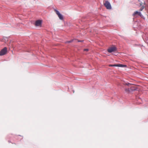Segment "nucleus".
<instances>
[{"instance_id":"obj_7","label":"nucleus","mask_w":148,"mask_h":148,"mask_svg":"<svg viewBox=\"0 0 148 148\" xmlns=\"http://www.w3.org/2000/svg\"><path fill=\"white\" fill-rule=\"evenodd\" d=\"M136 15H138L140 16H142V15L141 14V13L138 11L135 12L133 14V16H134Z\"/></svg>"},{"instance_id":"obj_11","label":"nucleus","mask_w":148,"mask_h":148,"mask_svg":"<svg viewBox=\"0 0 148 148\" xmlns=\"http://www.w3.org/2000/svg\"><path fill=\"white\" fill-rule=\"evenodd\" d=\"M84 51H88V49H84Z\"/></svg>"},{"instance_id":"obj_10","label":"nucleus","mask_w":148,"mask_h":148,"mask_svg":"<svg viewBox=\"0 0 148 148\" xmlns=\"http://www.w3.org/2000/svg\"><path fill=\"white\" fill-rule=\"evenodd\" d=\"M125 91L127 92H129V88H126L125 89Z\"/></svg>"},{"instance_id":"obj_4","label":"nucleus","mask_w":148,"mask_h":148,"mask_svg":"<svg viewBox=\"0 0 148 148\" xmlns=\"http://www.w3.org/2000/svg\"><path fill=\"white\" fill-rule=\"evenodd\" d=\"M116 50V48L115 47H111L108 48L107 51L108 52L111 53L112 52H114Z\"/></svg>"},{"instance_id":"obj_14","label":"nucleus","mask_w":148,"mask_h":148,"mask_svg":"<svg viewBox=\"0 0 148 148\" xmlns=\"http://www.w3.org/2000/svg\"><path fill=\"white\" fill-rule=\"evenodd\" d=\"M78 41L79 42H82V41H83L82 40H78Z\"/></svg>"},{"instance_id":"obj_12","label":"nucleus","mask_w":148,"mask_h":148,"mask_svg":"<svg viewBox=\"0 0 148 148\" xmlns=\"http://www.w3.org/2000/svg\"><path fill=\"white\" fill-rule=\"evenodd\" d=\"M131 84H129V83L128 84H127V83H126V84H125V85H128V86H129V85H131Z\"/></svg>"},{"instance_id":"obj_9","label":"nucleus","mask_w":148,"mask_h":148,"mask_svg":"<svg viewBox=\"0 0 148 148\" xmlns=\"http://www.w3.org/2000/svg\"><path fill=\"white\" fill-rule=\"evenodd\" d=\"M73 40H71L70 41H67L66 42V43L71 42L73 41Z\"/></svg>"},{"instance_id":"obj_5","label":"nucleus","mask_w":148,"mask_h":148,"mask_svg":"<svg viewBox=\"0 0 148 148\" xmlns=\"http://www.w3.org/2000/svg\"><path fill=\"white\" fill-rule=\"evenodd\" d=\"M55 11L56 12V14L58 15L59 18L61 20H62L63 19V16L57 10H55Z\"/></svg>"},{"instance_id":"obj_13","label":"nucleus","mask_w":148,"mask_h":148,"mask_svg":"<svg viewBox=\"0 0 148 148\" xmlns=\"http://www.w3.org/2000/svg\"><path fill=\"white\" fill-rule=\"evenodd\" d=\"M114 65H122V64H114Z\"/></svg>"},{"instance_id":"obj_8","label":"nucleus","mask_w":148,"mask_h":148,"mask_svg":"<svg viewBox=\"0 0 148 148\" xmlns=\"http://www.w3.org/2000/svg\"><path fill=\"white\" fill-rule=\"evenodd\" d=\"M110 66H119L120 67H125L126 66V65H109Z\"/></svg>"},{"instance_id":"obj_3","label":"nucleus","mask_w":148,"mask_h":148,"mask_svg":"<svg viewBox=\"0 0 148 148\" xmlns=\"http://www.w3.org/2000/svg\"><path fill=\"white\" fill-rule=\"evenodd\" d=\"M138 2H139V3L140 5V6H141L140 9V11H141L145 7L144 6V5L145 4V2L143 0H138Z\"/></svg>"},{"instance_id":"obj_6","label":"nucleus","mask_w":148,"mask_h":148,"mask_svg":"<svg viewBox=\"0 0 148 148\" xmlns=\"http://www.w3.org/2000/svg\"><path fill=\"white\" fill-rule=\"evenodd\" d=\"M42 21L40 20H37L35 22V25L36 26H39L41 25Z\"/></svg>"},{"instance_id":"obj_2","label":"nucleus","mask_w":148,"mask_h":148,"mask_svg":"<svg viewBox=\"0 0 148 148\" xmlns=\"http://www.w3.org/2000/svg\"><path fill=\"white\" fill-rule=\"evenodd\" d=\"M7 48L6 47L4 48L0 51V56H2L6 54L7 53Z\"/></svg>"},{"instance_id":"obj_1","label":"nucleus","mask_w":148,"mask_h":148,"mask_svg":"<svg viewBox=\"0 0 148 148\" xmlns=\"http://www.w3.org/2000/svg\"><path fill=\"white\" fill-rule=\"evenodd\" d=\"M104 5L107 9H111L110 4L108 1H105L104 3Z\"/></svg>"}]
</instances>
